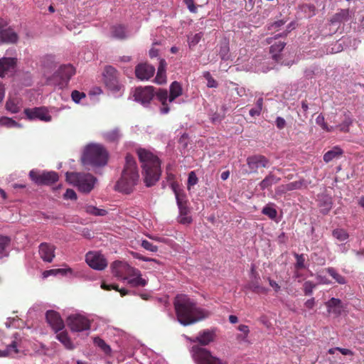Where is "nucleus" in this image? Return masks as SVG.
<instances>
[{
  "instance_id": "obj_63",
  "label": "nucleus",
  "mask_w": 364,
  "mask_h": 364,
  "mask_svg": "<svg viewBox=\"0 0 364 364\" xmlns=\"http://www.w3.org/2000/svg\"><path fill=\"white\" fill-rule=\"evenodd\" d=\"M183 2L186 4L188 9L191 12H196V7L195 6L193 0H183Z\"/></svg>"
},
{
  "instance_id": "obj_30",
  "label": "nucleus",
  "mask_w": 364,
  "mask_h": 364,
  "mask_svg": "<svg viewBox=\"0 0 364 364\" xmlns=\"http://www.w3.org/2000/svg\"><path fill=\"white\" fill-rule=\"evenodd\" d=\"M120 130L118 128L105 132L103 134V137L105 141L109 142H117L121 138Z\"/></svg>"
},
{
  "instance_id": "obj_61",
  "label": "nucleus",
  "mask_w": 364,
  "mask_h": 364,
  "mask_svg": "<svg viewBox=\"0 0 364 364\" xmlns=\"http://www.w3.org/2000/svg\"><path fill=\"white\" fill-rule=\"evenodd\" d=\"M228 51H229V48L227 44H225L224 46L220 47L219 55H220V57L223 60H225L226 58Z\"/></svg>"
},
{
  "instance_id": "obj_42",
  "label": "nucleus",
  "mask_w": 364,
  "mask_h": 364,
  "mask_svg": "<svg viewBox=\"0 0 364 364\" xmlns=\"http://www.w3.org/2000/svg\"><path fill=\"white\" fill-rule=\"evenodd\" d=\"M262 214L268 216L270 219L274 220L277 216V210L272 205H267L262 210Z\"/></svg>"
},
{
  "instance_id": "obj_22",
  "label": "nucleus",
  "mask_w": 364,
  "mask_h": 364,
  "mask_svg": "<svg viewBox=\"0 0 364 364\" xmlns=\"http://www.w3.org/2000/svg\"><path fill=\"white\" fill-rule=\"evenodd\" d=\"M326 306L328 312L338 316L341 314L343 309V303L341 299L336 298H331L326 302Z\"/></svg>"
},
{
  "instance_id": "obj_37",
  "label": "nucleus",
  "mask_w": 364,
  "mask_h": 364,
  "mask_svg": "<svg viewBox=\"0 0 364 364\" xmlns=\"http://www.w3.org/2000/svg\"><path fill=\"white\" fill-rule=\"evenodd\" d=\"M94 343L95 346L99 347L106 355H110L112 351L111 348L105 343L104 340L99 337H96L94 338Z\"/></svg>"
},
{
  "instance_id": "obj_57",
  "label": "nucleus",
  "mask_w": 364,
  "mask_h": 364,
  "mask_svg": "<svg viewBox=\"0 0 364 364\" xmlns=\"http://www.w3.org/2000/svg\"><path fill=\"white\" fill-rule=\"evenodd\" d=\"M285 21L284 20H279L277 21L273 22L268 26L269 31H279V28L285 23Z\"/></svg>"
},
{
  "instance_id": "obj_7",
  "label": "nucleus",
  "mask_w": 364,
  "mask_h": 364,
  "mask_svg": "<svg viewBox=\"0 0 364 364\" xmlns=\"http://www.w3.org/2000/svg\"><path fill=\"white\" fill-rule=\"evenodd\" d=\"M172 187L179 210L178 222L183 225L190 224L192 222V218L189 215L190 208L186 194L183 191L178 189L173 186Z\"/></svg>"
},
{
  "instance_id": "obj_15",
  "label": "nucleus",
  "mask_w": 364,
  "mask_h": 364,
  "mask_svg": "<svg viewBox=\"0 0 364 364\" xmlns=\"http://www.w3.org/2000/svg\"><path fill=\"white\" fill-rule=\"evenodd\" d=\"M24 113L30 119H39L44 122H50L51 116L48 109L44 107L25 109Z\"/></svg>"
},
{
  "instance_id": "obj_40",
  "label": "nucleus",
  "mask_w": 364,
  "mask_h": 364,
  "mask_svg": "<svg viewBox=\"0 0 364 364\" xmlns=\"http://www.w3.org/2000/svg\"><path fill=\"white\" fill-rule=\"evenodd\" d=\"M332 235L335 238H336L338 240L341 242L346 240L349 237V235L347 232V231L342 228H337L333 230L332 232Z\"/></svg>"
},
{
  "instance_id": "obj_41",
  "label": "nucleus",
  "mask_w": 364,
  "mask_h": 364,
  "mask_svg": "<svg viewBox=\"0 0 364 364\" xmlns=\"http://www.w3.org/2000/svg\"><path fill=\"white\" fill-rule=\"evenodd\" d=\"M85 208L87 213L93 215L103 216L107 214V210L104 209L97 208V207H95L93 205H87Z\"/></svg>"
},
{
  "instance_id": "obj_10",
  "label": "nucleus",
  "mask_w": 364,
  "mask_h": 364,
  "mask_svg": "<svg viewBox=\"0 0 364 364\" xmlns=\"http://www.w3.org/2000/svg\"><path fill=\"white\" fill-rule=\"evenodd\" d=\"M119 72L112 66L107 65L103 72V80L106 87L112 91H119L121 85L119 81Z\"/></svg>"
},
{
  "instance_id": "obj_49",
  "label": "nucleus",
  "mask_w": 364,
  "mask_h": 364,
  "mask_svg": "<svg viewBox=\"0 0 364 364\" xmlns=\"http://www.w3.org/2000/svg\"><path fill=\"white\" fill-rule=\"evenodd\" d=\"M198 181V178L194 171H191L188 173V183H187V188L188 189H191V188L196 184H197Z\"/></svg>"
},
{
  "instance_id": "obj_2",
  "label": "nucleus",
  "mask_w": 364,
  "mask_h": 364,
  "mask_svg": "<svg viewBox=\"0 0 364 364\" xmlns=\"http://www.w3.org/2000/svg\"><path fill=\"white\" fill-rule=\"evenodd\" d=\"M136 152L142 168L144 182L147 187H151L160 178L161 161L157 156L147 149L140 148Z\"/></svg>"
},
{
  "instance_id": "obj_56",
  "label": "nucleus",
  "mask_w": 364,
  "mask_h": 364,
  "mask_svg": "<svg viewBox=\"0 0 364 364\" xmlns=\"http://www.w3.org/2000/svg\"><path fill=\"white\" fill-rule=\"evenodd\" d=\"M202 33H196L195 35H193L191 38H189L188 40V44H189V46L191 47V46H195L196 45H197L201 38H202Z\"/></svg>"
},
{
  "instance_id": "obj_35",
  "label": "nucleus",
  "mask_w": 364,
  "mask_h": 364,
  "mask_svg": "<svg viewBox=\"0 0 364 364\" xmlns=\"http://www.w3.org/2000/svg\"><path fill=\"white\" fill-rule=\"evenodd\" d=\"M14 340H13L11 343H9L6 349L9 353L10 357H14L16 354L18 353L19 350V341L17 338V334L14 336Z\"/></svg>"
},
{
  "instance_id": "obj_60",
  "label": "nucleus",
  "mask_w": 364,
  "mask_h": 364,
  "mask_svg": "<svg viewBox=\"0 0 364 364\" xmlns=\"http://www.w3.org/2000/svg\"><path fill=\"white\" fill-rule=\"evenodd\" d=\"M64 198L65 199L76 200L77 195L75 191H73V189H67L66 192L64 194Z\"/></svg>"
},
{
  "instance_id": "obj_19",
  "label": "nucleus",
  "mask_w": 364,
  "mask_h": 364,
  "mask_svg": "<svg viewBox=\"0 0 364 364\" xmlns=\"http://www.w3.org/2000/svg\"><path fill=\"white\" fill-rule=\"evenodd\" d=\"M215 338V331L214 329L203 330L198 333L195 338H189L188 339L193 343H199L201 346H207L213 342Z\"/></svg>"
},
{
  "instance_id": "obj_32",
  "label": "nucleus",
  "mask_w": 364,
  "mask_h": 364,
  "mask_svg": "<svg viewBox=\"0 0 364 364\" xmlns=\"http://www.w3.org/2000/svg\"><path fill=\"white\" fill-rule=\"evenodd\" d=\"M112 36L113 38L123 40L126 38L125 27L122 25L113 26L111 27Z\"/></svg>"
},
{
  "instance_id": "obj_62",
  "label": "nucleus",
  "mask_w": 364,
  "mask_h": 364,
  "mask_svg": "<svg viewBox=\"0 0 364 364\" xmlns=\"http://www.w3.org/2000/svg\"><path fill=\"white\" fill-rule=\"evenodd\" d=\"M276 126L279 129H282L286 126V121L281 117H277L275 121Z\"/></svg>"
},
{
  "instance_id": "obj_28",
  "label": "nucleus",
  "mask_w": 364,
  "mask_h": 364,
  "mask_svg": "<svg viewBox=\"0 0 364 364\" xmlns=\"http://www.w3.org/2000/svg\"><path fill=\"white\" fill-rule=\"evenodd\" d=\"M343 154V150L338 146H334L323 155V161L328 163L333 159L340 158Z\"/></svg>"
},
{
  "instance_id": "obj_1",
  "label": "nucleus",
  "mask_w": 364,
  "mask_h": 364,
  "mask_svg": "<svg viewBox=\"0 0 364 364\" xmlns=\"http://www.w3.org/2000/svg\"><path fill=\"white\" fill-rule=\"evenodd\" d=\"M173 304L178 321L183 326L195 323L210 315L208 311L197 306L196 303L185 294L177 295Z\"/></svg>"
},
{
  "instance_id": "obj_29",
  "label": "nucleus",
  "mask_w": 364,
  "mask_h": 364,
  "mask_svg": "<svg viewBox=\"0 0 364 364\" xmlns=\"http://www.w3.org/2000/svg\"><path fill=\"white\" fill-rule=\"evenodd\" d=\"M286 46V43L284 41H278L273 43L269 48V52L272 55V58L278 61L281 59L279 53L283 50Z\"/></svg>"
},
{
  "instance_id": "obj_27",
  "label": "nucleus",
  "mask_w": 364,
  "mask_h": 364,
  "mask_svg": "<svg viewBox=\"0 0 364 364\" xmlns=\"http://www.w3.org/2000/svg\"><path fill=\"white\" fill-rule=\"evenodd\" d=\"M349 9H340L329 20L331 24L341 23L348 20Z\"/></svg>"
},
{
  "instance_id": "obj_8",
  "label": "nucleus",
  "mask_w": 364,
  "mask_h": 364,
  "mask_svg": "<svg viewBox=\"0 0 364 364\" xmlns=\"http://www.w3.org/2000/svg\"><path fill=\"white\" fill-rule=\"evenodd\" d=\"M192 356L197 364H226L220 358L213 356L210 351L195 345L191 349Z\"/></svg>"
},
{
  "instance_id": "obj_20",
  "label": "nucleus",
  "mask_w": 364,
  "mask_h": 364,
  "mask_svg": "<svg viewBox=\"0 0 364 364\" xmlns=\"http://www.w3.org/2000/svg\"><path fill=\"white\" fill-rule=\"evenodd\" d=\"M75 74V68L71 65H65L59 68L55 73V78L58 76L62 77L63 80L60 85L61 86H67L70 78Z\"/></svg>"
},
{
  "instance_id": "obj_64",
  "label": "nucleus",
  "mask_w": 364,
  "mask_h": 364,
  "mask_svg": "<svg viewBox=\"0 0 364 364\" xmlns=\"http://www.w3.org/2000/svg\"><path fill=\"white\" fill-rule=\"evenodd\" d=\"M267 280L269 282L270 287H272L274 289L275 292H278L280 290L281 287L274 280L272 279L269 277L267 278Z\"/></svg>"
},
{
  "instance_id": "obj_59",
  "label": "nucleus",
  "mask_w": 364,
  "mask_h": 364,
  "mask_svg": "<svg viewBox=\"0 0 364 364\" xmlns=\"http://www.w3.org/2000/svg\"><path fill=\"white\" fill-rule=\"evenodd\" d=\"M296 267L297 269H303L304 268V257L302 255H296Z\"/></svg>"
},
{
  "instance_id": "obj_33",
  "label": "nucleus",
  "mask_w": 364,
  "mask_h": 364,
  "mask_svg": "<svg viewBox=\"0 0 364 364\" xmlns=\"http://www.w3.org/2000/svg\"><path fill=\"white\" fill-rule=\"evenodd\" d=\"M279 181V178H277L274 175L269 173L259 183V187L262 190H264L271 187L273 183H276Z\"/></svg>"
},
{
  "instance_id": "obj_23",
  "label": "nucleus",
  "mask_w": 364,
  "mask_h": 364,
  "mask_svg": "<svg viewBox=\"0 0 364 364\" xmlns=\"http://www.w3.org/2000/svg\"><path fill=\"white\" fill-rule=\"evenodd\" d=\"M16 60L13 58H2L0 59V77H4L9 72L14 70Z\"/></svg>"
},
{
  "instance_id": "obj_3",
  "label": "nucleus",
  "mask_w": 364,
  "mask_h": 364,
  "mask_svg": "<svg viewBox=\"0 0 364 364\" xmlns=\"http://www.w3.org/2000/svg\"><path fill=\"white\" fill-rule=\"evenodd\" d=\"M139 180V174L134 158L127 154L125 164L121 178L117 181L115 188L119 192L129 194L132 193Z\"/></svg>"
},
{
  "instance_id": "obj_26",
  "label": "nucleus",
  "mask_w": 364,
  "mask_h": 364,
  "mask_svg": "<svg viewBox=\"0 0 364 364\" xmlns=\"http://www.w3.org/2000/svg\"><path fill=\"white\" fill-rule=\"evenodd\" d=\"M55 333L57 340H58L65 348L68 350H73L75 348V346L66 331L61 330Z\"/></svg>"
},
{
  "instance_id": "obj_54",
  "label": "nucleus",
  "mask_w": 364,
  "mask_h": 364,
  "mask_svg": "<svg viewBox=\"0 0 364 364\" xmlns=\"http://www.w3.org/2000/svg\"><path fill=\"white\" fill-rule=\"evenodd\" d=\"M141 247H144L145 250L153 252H155L158 250L157 246L153 245L152 243L146 240L141 241Z\"/></svg>"
},
{
  "instance_id": "obj_21",
  "label": "nucleus",
  "mask_w": 364,
  "mask_h": 364,
  "mask_svg": "<svg viewBox=\"0 0 364 364\" xmlns=\"http://www.w3.org/2000/svg\"><path fill=\"white\" fill-rule=\"evenodd\" d=\"M55 247L53 245L48 242H42L39 245V255L41 258L46 262H51L55 257Z\"/></svg>"
},
{
  "instance_id": "obj_14",
  "label": "nucleus",
  "mask_w": 364,
  "mask_h": 364,
  "mask_svg": "<svg viewBox=\"0 0 364 364\" xmlns=\"http://www.w3.org/2000/svg\"><path fill=\"white\" fill-rule=\"evenodd\" d=\"M156 95V93H155ZM154 96V90L152 86L137 87L134 90V100L142 105L149 104Z\"/></svg>"
},
{
  "instance_id": "obj_38",
  "label": "nucleus",
  "mask_w": 364,
  "mask_h": 364,
  "mask_svg": "<svg viewBox=\"0 0 364 364\" xmlns=\"http://www.w3.org/2000/svg\"><path fill=\"white\" fill-rule=\"evenodd\" d=\"M0 126L7 128L20 127L21 125L15 120L7 117H1L0 118Z\"/></svg>"
},
{
  "instance_id": "obj_53",
  "label": "nucleus",
  "mask_w": 364,
  "mask_h": 364,
  "mask_svg": "<svg viewBox=\"0 0 364 364\" xmlns=\"http://www.w3.org/2000/svg\"><path fill=\"white\" fill-rule=\"evenodd\" d=\"M85 97L86 95L84 92L77 90H73L71 93L72 100L76 103H79L81 99Z\"/></svg>"
},
{
  "instance_id": "obj_17",
  "label": "nucleus",
  "mask_w": 364,
  "mask_h": 364,
  "mask_svg": "<svg viewBox=\"0 0 364 364\" xmlns=\"http://www.w3.org/2000/svg\"><path fill=\"white\" fill-rule=\"evenodd\" d=\"M46 317L47 322L51 326L55 333H58L64 328V322L57 311L53 310L48 311L46 312Z\"/></svg>"
},
{
  "instance_id": "obj_6",
  "label": "nucleus",
  "mask_w": 364,
  "mask_h": 364,
  "mask_svg": "<svg viewBox=\"0 0 364 364\" xmlns=\"http://www.w3.org/2000/svg\"><path fill=\"white\" fill-rule=\"evenodd\" d=\"M67 181L77 186L78 190L85 193H90L94 188L96 178L87 173H67Z\"/></svg>"
},
{
  "instance_id": "obj_12",
  "label": "nucleus",
  "mask_w": 364,
  "mask_h": 364,
  "mask_svg": "<svg viewBox=\"0 0 364 364\" xmlns=\"http://www.w3.org/2000/svg\"><path fill=\"white\" fill-rule=\"evenodd\" d=\"M67 325L72 331L81 332L90 328V321L80 314H73L68 317Z\"/></svg>"
},
{
  "instance_id": "obj_43",
  "label": "nucleus",
  "mask_w": 364,
  "mask_h": 364,
  "mask_svg": "<svg viewBox=\"0 0 364 364\" xmlns=\"http://www.w3.org/2000/svg\"><path fill=\"white\" fill-rule=\"evenodd\" d=\"M6 108L11 113H18L20 110L18 103L14 99H9L6 103Z\"/></svg>"
},
{
  "instance_id": "obj_25",
  "label": "nucleus",
  "mask_w": 364,
  "mask_h": 364,
  "mask_svg": "<svg viewBox=\"0 0 364 364\" xmlns=\"http://www.w3.org/2000/svg\"><path fill=\"white\" fill-rule=\"evenodd\" d=\"M166 65H167L166 62L164 59L160 60L156 76L154 79V82L159 85H162V84H164L166 82Z\"/></svg>"
},
{
  "instance_id": "obj_39",
  "label": "nucleus",
  "mask_w": 364,
  "mask_h": 364,
  "mask_svg": "<svg viewBox=\"0 0 364 364\" xmlns=\"http://www.w3.org/2000/svg\"><path fill=\"white\" fill-rule=\"evenodd\" d=\"M326 272L331 275L336 282L341 284H344L346 283V280L344 277L338 274L336 270L333 267H328L326 269Z\"/></svg>"
},
{
  "instance_id": "obj_24",
  "label": "nucleus",
  "mask_w": 364,
  "mask_h": 364,
  "mask_svg": "<svg viewBox=\"0 0 364 364\" xmlns=\"http://www.w3.org/2000/svg\"><path fill=\"white\" fill-rule=\"evenodd\" d=\"M18 35L11 28L0 31V40L3 43H14L18 41Z\"/></svg>"
},
{
  "instance_id": "obj_31",
  "label": "nucleus",
  "mask_w": 364,
  "mask_h": 364,
  "mask_svg": "<svg viewBox=\"0 0 364 364\" xmlns=\"http://www.w3.org/2000/svg\"><path fill=\"white\" fill-rule=\"evenodd\" d=\"M259 277L257 274H256L255 277V280L252 281L249 284V287L251 289V290L257 294H267L268 290L265 287L261 286L259 284Z\"/></svg>"
},
{
  "instance_id": "obj_51",
  "label": "nucleus",
  "mask_w": 364,
  "mask_h": 364,
  "mask_svg": "<svg viewBox=\"0 0 364 364\" xmlns=\"http://www.w3.org/2000/svg\"><path fill=\"white\" fill-rule=\"evenodd\" d=\"M291 28V23L288 25L287 30L285 31H284L282 33L277 34L274 38H272V37L267 38L266 39L267 43L268 44H271V43H272L274 39H277L279 37H286L288 35V33L290 32Z\"/></svg>"
},
{
  "instance_id": "obj_16",
  "label": "nucleus",
  "mask_w": 364,
  "mask_h": 364,
  "mask_svg": "<svg viewBox=\"0 0 364 364\" xmlns=\"http://www.w3.org/2000/svg\"><path fill=\"white\" fill-rule=\"evenodd\" d=\"M155 68L146 63H139L135 68V75L141 80H148L154 76Z\"/></svg>"
},
{
  "instance_id": "obj_50",
  "label": "nucleus",
  "mask_w": 364,
  "mask_h": 364,
  "mask_svg": "<svg viewBox=\"0 0 364 364\" xmlns=\"http://www.w3.org/2000/svg\"><path fill=\"white\" fill-rule=\"evenodd\" d=\"M316 287V284L311 281H306L304 284V292L305 295H311L313 289Z\"/></svg>"
},
{
  "instance_id": "obj_47",
  "label": "nucleus",
  "mask_w": 364,
  "mask_h": 364,
  "mask_svg": "<svg viewBox=\"0 0 364 364\" xmlns=\"http://www.w3.org/2000/svg\"><path fill=\"white\" fill-rule=\"evenodd\" d=\"M303 183L300 181L291 182L284 186V190L286 191H290L293 190L299 189L301 188Z\"/></svg>"
},
{
  "instance_id": "obj_58",
  "label": "nucleus",
  "mask_w": 364,
  "mask_h": 364,
  "mask_svg": "<svg viewBox=\"0 0 364 364\" xmlns=\"http://www.w3.org/2000/svg\"><path fill=\"white\" fill-rule=\"evenodd\" d=\"M132 255L135 258L142 260V261H149V262H155V263H159V262L156 259L146 257L138 252L132 253Z\"/></svg>"
},
{
  "instance_id": "obj_13",
  "label": "nucleus",
  "mask_w": 364,
  "mask_h": 364,
  "mask_svg": "<svg viewBox=\"0 0 364 364\" xmlns=\"http://www.w3.org/2000/svg\"><path fill=\"white\" fill-rule=\"evenodd\" d=\"M85 261L91 268L97 270H102L107 266V259L102 255L97 252L87 253Z\"/></svg>"
},
{
  "instance_id": "obj_52",
  "label": "nucleus",
  "mask_w": 364,
  "mask_h": 364,
  "mask_svg": "<svg viewBox=\"0 0 364 364\" xmlns=\"http://www.w3.org/2000/svg\"><path fill=\"white\" fill-rule=\"evenodd\" d=\"M238 330L244 333V336L238 335L237 339H241L242 341H245L247 335L250 332L249 327L246 325L241 324L238 326Z\"/></svg>"
},
{
  "instance_id": "obj_18",
  "label": "nucleus",
  "mask_w": 364,
  "mask_h": 364,
  "mask_svg": "<svg viewBox=\"0 0 364 364\" xmlns=\"http://www.w3.org/2000/svg\"><path fill=\"white\" fill-rule=\"evenodd\" d=\"M269 164V159L263 155H254L247 159V164L254 173H256L259 167H267Z\"/></svg>"
},
{
  "instance_id": "obj_55",
  "label": "nucleus",
  "mask_w": 364,
  "mask_h": 364,
  "mask_svg": "<svg viewBox=\"0 0 364 364\" xmlns=\"http://www.w3.org/2000/svg\"><path fill=\"white\" fill-rule=\"evenodd\" d=\"M10 241L11 240L9 237L0 235V254L5 250Z\"/></svg>"
},
{
  "instance_id": "obj_36",
  "label": "nucleus",
  "mask_w": 364,
  "mask_h": 364,
  "mask_svg": "<svg viewBox=\"0 0 364 364\" xmlns=\"http://www.w3.org/2000/svg\"><path fill=\"white\" fill-rule=\"evenodd\" d=\"M101 288L106 291H110L112 289H114L117 291H119L122 296H124L129 294V291L126 289H119V285L117 284H107L105 282H102Z\"/></svg>"
},
{
  "instance_id": "obj_34",
  "label": "nucleus",
  "mask_w": 364,
  "mask_h": 364,
  "mask_svg": "<svg viewBox=\"0 0 364 364\" xmlns=\"http://www.w3.org/2000/svg\"><path fill=\"white\" fill-rule=\"evenodd\" d=\"M141 276V274L140 272L139 275H131L130 277H133V278H128V284L132 287H145L147 284V281L145 279H143Z\"/></svg>"
},
{
  "instance_id": "obj_5",
  "label": "nucleus",
  "mask_w": 364,
  "mask_h": 364,
  "mask_svg": "<svg viewBox=\"0 0 364 364\" xmlns=\"http://www.w3.org/2000/svg\"><path fill=\"white\" fill-rule=\"evenodd\" d=\"M169 92V95H168V92L165 89H159L156 92V97L161 104V112L162 114L168 113L170 107L167 102H172L176 98L181 96L183 93V89L178 82L174 81L170 85Z\"/></svg>"
},
{
  "instance_id": "obj_4",
  "label": "nucleus",
  "mask_w": 364,
  "mask_h": 364,
  "mask_svg": "<svg viewBox=\"0 0 364 364\" xmlns=\"http://www.w3.org/2000/svg\"><path fill=\"white\" fill-rule=\"evenodd\" d=\"M109 159V153L105 147L99 144H90L84 149L81 160L84 165L95 167L105 166Z\"/></svg>"
},
{
  "instance_id": "obj_11",
  "label": "nucleus",
  "mask_w": 364,
  "mask_h": 364,
  "mask_svg": "<svg viewBox=\"0 0 364 364\" xmlns=\"http://www.w3.org/2000/svg\"><path fill=\"white\" fill-rule=\"evenodd\" d=\"M31 179L37 185H52L58 181V174L55 171H38L32 170L29 173Z\"/></svg>"
},
{
  "instance_id": "obj_45",
  "label": "nucleus",
  "mask_w": 364,
  "mask_h": 364,
  "mask_svg": "<svg viewBox=\"0 0 364 364\" xmlns=\"http://www.w3.org/2000/svg\"><path fill=\"white\" fill-rule=\"evenodd\" d=\"M352 124V120L350 117H346L343 122L336 127L335 129H338L341 132H348L349 126Z\"/></svg>"
},
{
  "instance_id": "obj_9",
  "label": "nucleus",
  "mask_w": 364,
  "mask_h": 364,
  "mask_svg": "<svg viewBox=\"0 0 364 364\" xmlns=\"http://www.w3.org/2000/svg\"><path fill=\"white\" fill-rule=\"evenodd\" d=\"M112 274L120 279L126 280L131 275L139 274V270L126 262L115 261L111 264Z\"/></svg>"
},
{
  "instance_id": "obj_46",
  "label": "nucleus",
  "mask_w": 364,
  "mask_h": 364,
  "mask_svg": "<svg viewBox=\"0 0 364 364\" xmlns=\"http://www.w3.org/2000/svg\"><path fill=\"white\" fill-rule=\"evenodd\" d=\"M63 80L62 77L58 76V78H55V73L47 80V84L53 85L55 87H58L59 89H63L65 86H61L60 83L61 82V80Z\"/></svg>"
},
{
  "instance_id": "obj_44",
  "label": "nucleus",
  "mask_w": 364,
  "mask_h": 364,
  "mask_svg": "<svg viewBox=\"0 0 364 364\" xmlns=\"http://www.w3.org/2000/svg\"><path fill=\"white\" fill-rule=\"evenodd\" d=\"M204 78L207 80V86L211 88H215L218 86L217 81L212 77L211 74L208 71H205L203 73Z\"/></svg>"
},
{
  "instance_id": "obj_48",
  "label": "nucleus",
  "mask_w": 364,
  "mask_h": 364,
  "mask_svg": "<svg viewBox=\"0 0 364 364\" xmlns=\"http://www.w3.org/2000/svg\"><path fill=\"white\" fill-rule=\"evenodd\" d=\"M316 123L319 124L321 128L326 132H332L334 130V127H328V124L324 122V117L321 115H318L316 118Z\"/></svg>"
}]
</instances>
